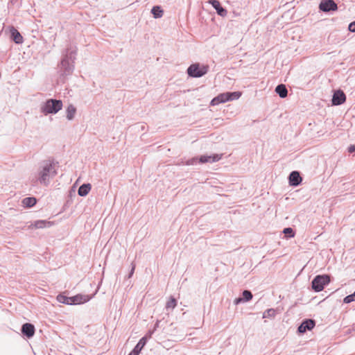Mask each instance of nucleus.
I'll return each mask as SVG.
<instances>
[{"label": "nucleus", "instance_id": "28", "mask_svg": "<svg viewBox=\"0 0 355 355\" xmlns=\"http://www.w3.org/2000/svg\"><path fill=\"white\" fill-rule=\"evenodd\" d=\"M155 333V329H150L149 331H148V332L145 334L144 336H143L142 338H146V341L148 342V340L151 338L153 334Z\"/></svg>", "mask_w": 355, "mask_h": 355}, {"label": "nucleus", "instance_id": "12", "mask_svg": "<svg viewBox=\"0 0 355 355\" xmlns=\"http://www.w3.org/2000/svg\"><path fill=\"white\" fill-rule=\"evenodd\" d=\"M92 297L89 295L78 294L71 297L70 305H78L89 302Z\"/></svg>", "mask_w": 355, "mask_h": 355}, {"label": "nucleus", "instance_id": "9", "mask_svg": "<svg viewBox=\"0 0 355 355\" xmlns=\"http://www.w3.org/2000/svg\"><path fill=\"white\" fill-rule=\"evenodd\" d=\"M315 326V321L313 319H304L297 327V333L302 334L307 331L312 330Z\"/></svg>", "mask_w": 355, "mask_h": 355}, {"label": "nucleus", "instance_id": "3", "mask_svg": "<svg viewBox=\"0 0 355 355\" xmlns=\"http://www.w3.org/2000/svg\"><path fill=\"white\" fill-rule=\"evenodd\" d=\"M242 95V92L239 91L226 92L219 94L211 101V105L215 106L220 103L232 101L239 99Z\"/></svg>", "mask_w": 355, "mask_h": 355}, {"label": "nucleus", "instance_id": "22", "mask_svg": "<svg viewBox=\"0 0 355 355\" xmlns=\"http://www.w3.org/2000/svg\"><path fill=\"white\" fill-rule=\"evenodd\" d=\"M151 13L155 19L161 18L163 16L164 10L159 6H154L151 9Z\"/></svg>", "mask_w": 355, "mask_h": 355}, {"label": "nucleus", "instance_id": "6", "mask_svg": "<svg viewBox=\"0 0 355 355\" xmlns=\"http://www.w3.org/2000/svg\"><path fill=\"white\" fill-rule=\"evenodd\" d=\"M330 282L331 276L329 275H317L311 281V289L315 293L320 292Z\"/></svg>", "mask_w": 355, "mask_h": 355}, {"label": "nucleus", "instance_id": "18", "mask_svg": "<svg viewBox=\"0 0 355 355\" xmlns=\"http://www.w3.org/2000/svg\"><path fill=\"white\" fill-rule=\"evenodd\" d=\"M275 92L282 98H284L288 95V90L285 85L279 84L275 87Z\"/></svg>", "mask_w": 355, "mask_h": 355}, {"label": "nucleus", "instance_id": "17", "mask_svg": "<svg viewBox=\"0 0 355 355\" xmlns=\"http://www.w3.org/2000/svg\"><path fill=\"white\" fill-rule=\"evenodd\" d=\"M92 189V186L89 183H84L80 186L78 189V194L80 196H86Z\"/></svg>", "mask_w": 355, "mask_h": 355}, {"label": "nucleus", "instance_id": "2", "mask_svg": "<svg viewBox=\"0 0 355 355\" xmlns=\"http://www.w3.org/2000/svg\"><path fill=\"white\" fill-rule=\"evenodd\" d=\"M58 162L54 160H45L43 162L41 169L38 172V179L41 184L47 186L49 183V178H53L57 175L56 166Z\"/></svg>", "mask_w": 355, "mask_h": 355}, {"label": "nucleus", "instance_id": "23", "mask_svg": "<svg viewBox=\"0 0 355 355\" xmlns=\"http://www.w3.org/2000/svg\"><path fill=\"white\" fill-rule=\"evenodd\" d=\"M177 300L173 296H171L166 304L165 308L167 311L169 309L173 310L177 306Z\"/></svg>", "mask_w": 355, "mask_h": 355}, {"label": "nucleus", "instance_id": "27", "mask_svg": "<svg viewBox=\"0 0 355 355\" xmlns=\"http://www.w3.org/2000/svg\"><path fill=\"white\" fill-rule=\"evenodd\" d=\"M283 233L287 238H293L295 236V232L292 227H286L283 230Z\"/></svg>", "mask_w": 355, "mask_h": 355}, {"label": "nucleus", "instance_id": "15", "mask_svg": "<svg viewBox=\"0 0 355 355\" xmlns=\"http://www.w3.org/2000/svg\"><path fill=\"white\" fill-rule=\"evenodd\" d=\"M208 3L216 10V13L220 17L227 15V11L223 8L218 0H209Z\"/></svg>", "mask_w": 355, "mask_h": 355}, {"label": "nucleus", "instance_id": "32", "mask_svg": "<svg viewBox=\"0 0 355 355\" xmlns=\"http://www.w3.org/2000/svg\"><path fill=\"white\" fill-rule=\"evenodd\" d=\"M159 322L160 321L159 320H157V322H155V325H154V327L153 329H155V331L157 330V329L159 327Z\"/></svg>", "mask_w": 355, "mask_h": 355}, {"label": "nucleus", "instance_id": "33", "mask_svg": "<svg viewBox=\"0 0 355 355\" xmlns=\"http://www.w3.org/2000/svg\"><path fill=\"white\" fill-rule=\"evenodd\" d=\"M128 355H138V354H136L135 352H134L133 351H131V352L128 354Z\"/></svg>", "mask_w": 355, "mask_h": 355}, {"label": "nucleus", "instance_id": "19", "mask_svg": "<svg viewBox=\"0 0 355 355\" xmlns=\"http://www.w3.org/2000/svg\"><path fill=\"white\" fill-rule=\"evenodd\" d=\"M146 343H147V341H146V338H141L139 340V342L137 343V345L135 346V347L132 349V351L135 352L137 354L139 355L141 351L145 347Z\"/></svg>", "mask_w": 355, "mask_h": 355}, {"label": "nucleus", "instance_id": "26", "mask_svg": "<svg viewBox=\"0 0 355 355\" xmlns=\"http://www.w3.org/2000/svg\"><path fill=\"white\" fill-rule=\"evenodd\" d=\"M276 311L274 309H268L263 313V318L275 317Z\"/></svg>", "mask_w": 355, "mask_h": 355}, {"label": "nucleus", "instance_id": "24", "mask_svg": "<svg viewBox=\"0 0 355 355\" xmlns=\"http://www.w3.org/2000/svg\"><path fill=\"white\" fill-rule=\"evenodd\" d=\"M51 225V223L49 221H46V220H36L35 222V227L37 229L50 227Z\"/></svg>", "mask_w": 355, "mask_h": 355}, {"label": "nucleus", "instance_id": "5", "mask_svg": "<svg viewBox=\"0 0 355 355\" xmlns=\"http://www.w3.org/2000/svg\"><path fill=\"white\" fill-rule=\"evenodd\" d=\"M222 157L221 154H212L211 155H203L198 157H194L191 159H187L184 164L189 166V165H195L197 163L205 164V163H214L219 161Z\"/></svg>", "mask_w": 355, "mask_h": 355}, {"label": "nucleus", "instance_id": "4", "mask_svg": "<svg viewBox=\"0 0 355 355\" xmlns=\"http://www.w3.org/2000/svg\"><path fill=\"white\" fill-rule=\"evenodd\" d=\"M62 101L61 100L50 98L47 99L41 105V112L45 114H55L58 113L62 107Z\"/></svg>", "mask_w": 355, "mask_h": 355}, {"label": "nucleus", "instance_id": "11", "mask_svg": "<svg viewBox=\"0 0 355 355\" xmlns=\"http://www.w3.org/2000/svg\"><path fill=\"white\" fill-rule=\"evenodd\" d=\"M288 179L289 185L292 187L299 186L302 181V178L300 175V173L297 171H293L291 172Z\"/></svg>", "mask_w": 355, "mask_h": 355}, {"label": "nucleus", "instance_id": "20", "mask_svg": "<svg viewBox=\"0 0 355 355\" xmlns=\"http://www.w3.org/2000/svg\"><path fill=\"white\" fill-rule=\"evenodd\" d=\"M36 202L37 200L35 197H26L22 200L23 206L26 208L33 207Z\"/></svg>", "mask_w": 355, "mask_h": 355}, {"label": "nucleus", "instance_id": "25", "mask_svg": "<svg viewBox=\"0 0 355 355\" xmlns=\"http://www.w3.org/2000/svg\"><path fill=\"white\" fill-rule=\"evenodd\" d=\"M70 300L71 297H67L64 295V294H59L57 296V300L62 304L70 305Z\"/></svg>", "mask_w": 355, "mask_h": 355}, {"label": "nucleus", "instance_id": "34", "mask_svg": "<svg viewBox=\"0 0 355 355\" xmlns=\"http://www.w3.org/2000/svg\"><path fill=\"white\" fill-rule=\"evenodd\" d=\"M17 1V0H10V1H11L12 3H15V2H16Z\"/></svg>", "mask_w": 355, "mask_h": 355}, {"label": "nucleus", "instance_id": "10", "mask_svg": "<svg viewBox=\"0 0 355 355\" xmlns=\"http://www.w3.org/2000/svg\"><path fill=\"white\" fill-rule=\"evenodd\" d=\"M345 101L346 95L343 90L337 89L334 91L331 98V104L333 105H340L343 104Z\"/></svg>", "mask_w": 355, "mask_h": 355}, {"label": "nucleus", "instance_id": "13", "mask_svg": "<svg viewBox=\"0 0 355 355\" xmlns=\"http://www.w3.org/2000/svg\"><path fill=\"white\" fill-rule=\"evenodd\" d=\"M21 331L24 336L27 338H32L35 332V326L29 322H26L22 324L21 327Z\"/></svg>", "mask_w": 355, "mask_h": 355}, {"label": "nucleus", "instance_id": "14", "mask_svg": "<svg viewBox=\"0 0 355 355\" xmlns=\"http://www.w3.org/2000/svg\"><path fill=\"white\" fill-rule=\"evenodd\" d=\"M253 297L252 292L249 290L243 291L241 295L234 300V304L238 305L240 303H245L250 301Z\"/></svg>", "mask_w": 355, "mask_h": 355}, {"label": "nucleus", "instance_id": "30", "mask_svg": "<svg viewBox=\"0 0 355 355\" xmlns=\"http://www.w3.org/2000/svg\"><path fill=\"white\" fill-rule=\"evenodd\" d=\"M348 30L352 33H355V21L351 22L348 26Z\"/></svg>", "mask_w": 355, "mask_h": 355}, {"label": "nucleus", "instance_id": "16", "mask_svg": "<svg viewBox=\"0 0 355 355\" xmlns=\"http://www.w3.org/2000/svg\"><path fill=\"white\" fill-rule=\"evenodd\" d=\"M10 39L17 44H22L24 39L21 33L13 26L10 29Z\"/></svg>", "mask_w": 355, "mask_h": 355}, {"label": "nucleus", "instance_id": "7", "mask_svg": "<svg viewBox=\"0 0 355 355\" xmlns=\"http://www.w3.org/2000/svg\"><path fill=\"white\" fill-rule=\"evenodd\" d=\"M187 72L190 77L200 78L208 72V66L194 63L187 68Z\"/></svg>", "mask_w": 355, "mask_h": 355}, {"label": "nucleus", "instance_id": "29", "mask_svg": "<svg viewBox=\"0 0 355 355\" xmlns=\"http://www.w3.org/2000/svg\"><path fill=\"white\" fill-rule=\"evenodd\" d=\"M135 265L132 263H131V269L128 275V278L130 279L132 277L134 272H135Z\"/></svg>", "mask_w": 355, "mask_h": 355}, {"label": "nucleus", "instance_id": "1", "mask_svg": "<svg viewBox=\"0 0 355 355\" xmlns=\"http://www.w3.org/2000/svg\"><path fill=\"white\" fill-rule=\"evenodd\" d=\"M76 48L70 46L62 53V58L60 64V73L61 76L71 75L74 70V60H76Z\"/></svg>", "mask_w": 355, "mask_h": 355}, {"label": "nucleus", "instance_id": "21", "mask_svg": "<svg viewBox=\"0 0 355 355\" xmlns=\"http://www.w3.org/2000/svg\"><path fill=\"white\" fill-rule=\"evenodd\" d=\"M66 113L67 119L69 121H71L72 119H73L75 114L76 113V107L74 105L70 104L66 109Z\"/></svg>", "mask_w": 355, "mask_h": 355}, {"label": "nucleus", "instance_id": "31", "mask_svg": "<svg viewBox=\"0 0 355 355\" xmlns=\"http://www.w3.org/2000/svg\"><path fill=\"white\" fill-rule=\"evenodd\" d=\"M347 150L350 153L355 152V144H350L347 148Z\"/></svg>", "mask_w": 355, "mask_h": 355}, {"label": "nucleus", "instance_id": "8", "mask_svg": "<svg viewBox=\"0 0 355 355\" xmlns=\"http://www.w3.org/2000/svg\"><path fill=\"white\" fill-rule=\"evenodd\" d=\"M319 10L323 12L336 11L338 5L334 0H322L319 3Z\"/></svg>", "mask_w": 355, "mask_h": 355}]
</instances>
